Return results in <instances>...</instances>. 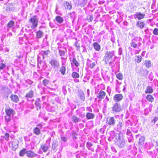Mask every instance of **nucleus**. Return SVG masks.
<instances>
[{"mask_svg":"<svg viewBox=\"0 0 158 158\" xmlns=\"http://www.w3.org/2000/svg\"><path fill=\"white\" fill-rule=\"evenodd\" d=\"M114 138L116 140V144L120 148H123L126 144V141L123 138V135L119 132L116 133L114 135Z\"/></svg>","mask_w":158,"mask_h":158,"instance_id":"f257e3e1","label":"nucleus"},{"mask_svg":"<svg viewBox=\"0 0 158 158\" xmlns=\"http://www.w3.org/2000/svg\"><path fill=\"white\" fill-rule=\"evenodd\" d=\"M115 56L114 51H106L104 57L105 61L106 63H111L113 61L112 57Z\"/></svg>","mask_w":158,"mask_h":158,"instance_id":"f03ea898","label":"nucleus"},{"mask_svg":"<svg viewBox=\"0 0 158 158\" xmlns=\"http://www.w3.org/2000/svg\"><path fill=\"white\" fill-rule=\"evenodd\" d=\"M29 21L32 24L31 27L32 29H34L37 26L38 21L37 16H32L30 19Z\"/></svg>","mask_w":158,"mask_h":158,"instance_id":"7ed1b4c3","label":"nucleus"},{"mask_svg":"<svg viewBox=\"0 0 158 158\" xmlns=\"http://www.w3.org/2000/svg\"><path fill=\"white\" fill-rule=\"evenodd\" d=\"M49 63L51 64V67L54 69L58 68L60 66L59 61L55 58L51 59L50 60Z\"/></svg>","mask_w":158,"mask_h":158,"instance_id":"20e7f679","label":"nucleus"},{"mask_svg":"<svg viewBox=\"0 0 158 158\" xmlns=\"http://www.w3.org/2000/svg\"><path fill=\"white\" fill-rule=\"evenodd\" d=\"M106 123L107 125L113 126L115 124V120L113 117H108L106 118Z\"/></svg>","mask_w":158,"mask_h":158,"instance_id":"39448f33","label":"nucleus"},{"mask_svg":"<svg viewBox=\"0 0 158 158\" xmlns=\"http://www.w3.org/2000/svg\"><path fill=\"white\" fill-rule=\"evenodd\" d=\"M122 110V107L119 103H115L112 107V110L114 112H119Z\"/></svg>","mask_w":158,"mask_h":158,"instance_id":"423d86ee","label":"nucleus"},{"mask_svg":"<svg viewBox=\"0 0 158 158\" xmlns=\"http://www.w3.org/2000/svg\"><path fill=\"white\" fill-rule=\"evenodd\" d=\"M145 15V14H142L139 12H137L134 15V18L135 19L137 18L139 20H140L143 19Z\"/></svg>","mask_w":158,"mask_h":158,"instance_id":"0eeeda50","label":"nucleus"},{"mask_svg":"<svg viewBox=\"0 0 158 158\" xmlns=\"http://www.w3.org/2000/svg\"><path fill=\"white\" fill-rule=\"evenodd\" d=\"M18 141L15 139L13 140L12 142V148L13 150H15L18 147Z\"/></svg>","mask_w":158,"mask_h":158,"instance_id":"6e6552de","label":"nucleus"},{"mask_svg":"<svg viewBox=\"0 0 158 158\" xmlns=\"http://www.w3.org/2000/svg\"><path fill=\"white\" fill-rule=\"evenodd\" d=\"M106 95V93L102 90H101L97 94V97L98 98L101 99H103L104 98Z\"/></svg>","mask_w":158,"mask_h":158,"instance_id":"1a4fd4ad","label":"nucleus"},{"mask_svg":"<svg viewBox=\"0 0 158 158\" xmlns=\"http://www.w3.org/2000/svg\"><path fill=\"white\" fill-rule=\"evenodd\" d=\"M8 89L2 88L1 90V93L2 96L4 98H7L8 97Z\"/></svg>","mask_w":158,"mask_h":158,"instance_id":"9d476101","label":"nucleus"},{"mask_svg":"<svg viewBox=\"0 0 158 158\" xmlns=\"http://www.w3.org/2000/svg\"><path fill=\"white\" fill-rule=\"evenodd\" d=\"M123 98V95L121 94H115L114 97V100L117 102L121 101Z\"/></svg>","mask_w":158,"mask_h":158,"instance_id":"9b49d317","label":"nucleus"},{"mask_svg":"<svg viewBox=\"0 0 158 158\" xmlns=\"http://www.w3.org/2000/svg\"><path fill=\"white\" fill-rule=\"evenodd\" d=\"M26 155L29 157L32 158L37 156V154L31 150H27Z\"/></svg>","mask_w":158,"mask_h":158,"instance_id":"f8f14e48","label":"nucleus"},{"mask_svg":"<svg viewBox=\"0 0 158 158\" xmlns=\"http://www.w3.org/2000/svg\"><path fill=\"white\" fill-rule=\"evenodd\" d=\"M87 65L90 68H93L96 65L95 63L94 62H92L91 60L88 59V61L87 63Z\"/></svg>","mask_w":158,"mask_h":158,"instance_id":"ddd939ff","label":"nucleus"},{"mask_svg":"<svg viewBox=\"0 0 158 158\" xmlns=\"http://www.w3.org/2000/svg\"><path fill=\"white\" fill-rule=\"evenodd\" d=\"M43 85L45 86L48 89H50L49 86H50L51 84V82L49 80L45 79L42 81Z\"/></svg>","mask_w":158,"mask_h":158,"instance_id":"4468645a","label":"nucleus"},{"mask_svg":"<svg viewBox=\"0 0 158 158\" xmlns=\"http://www.w3.org/2000/svg\"><path fill=\"white\" fill-rule=\"evenodd\" d=\"M136 25L137 27L142 29L144 27L145 23L143 22L138 21L137 22Z\"/></svg>","mask_w":158,"mask_h":158,"instance_id":"2eb2a0df","label":"nucleus"},{"mask_svg":"<svg viewBox=\"0 0 158 158\" xmlns=\"http://www.w3.org/2000/svg\"><path fill=\"white\" fill-rule=\"evenodd\" d=\"M10 98L11 100L14 102H17L19 100L18 97L16 95H12L10 97Z\"/></svg>","mask_w":158,"mask_h":158,"instance_id":"dca6fc26","label":"nucleus"},{"mask_svg":"<svg viewBox=\"0 0 158 158\" xmlns=\"http://www.w3.org/2000/svg\"><path fill=\"white\" fill-rule=\"evenodd\" d=\"M78 95V97H79L81 101H84L85 100V96L84 93L82 91H79Z\"/></svg>","mask_w":158,"mask_h":158,"instance_id":"f3484780","label":"nucleus"},{"mask_svg":"<svg viewBox=\"0 0 158 158\" xmlns=\"http://www.w3.org/2000/svg\"><path fill=\"white\" fill-rule=\"evenodd\" d=\"M14 21L13 20H10L7 24V31H9V28L13 27L14 26Z\"/></svg>","mask_w":158,"mask_h":158,"instance_id":"a211bd4d","label":"nucleus"},{"mask_svg":"<svg viewBox=\"0 0 158 158\" xmlns=\"http://www.w3.org/2000/svg\"><path fill=\"white\" fill-rule=\"evenodd\" d=\"M14 110L10 108L7 109L6 110V113L7 115L11 116L14 114Z\"/></svg>","mask_w":158,"mask_h":158,"instance_id":"6ab92c4d","label":"nucleus"},{"mask_svg":"<svg viewBox=\"0 0 158 158\" xmlns=\"http://www.w3.org/2000/svg\"><path fill=\"white\" fill-rule=\"evenodd\" d=\"M33 91L32 90H30L26 94L25 97L27 98H31L33 97Z\"/></svg>","mask_w":158,"mask_h":158,"instance_id":"aec40b11","label":"nucleus"},{"mask_svg":"<svg viewBox=\"0 0 158 158\" xmlns=\"http://www.w3.org/2000/svg\"><path fill=\"white\" fill-rule=\"evenodd\" d=\"M93 47L96 51H99L101 49V47L100 45L97 42H94L93 44Z\"/></svg>","mask_w":158,"mask_h":158,"instance_id":"412c9836","label":"nucleus"},{"mask_svg":"<svg viewBox=\"0 0 158 158\" xmlns=\"http://www.w3.org/2000/svg\"><path fill=\"white\" fill-rule=\"evenodd\" d=\"M88 0H82L78 2V4L81 7L85 6L87 3Z\"/></svg>","mask_w":158,"mask_h":158,"instance_id":"4be33fe9","label":"nucleus"},{"mask_svg":"<svg viewBox=\"0 0 158 158\" xmlns=\"http://www.w3.org/2000/svg\"><path fill=\"white\" fill-rule=\"evenodd\" d=\"M40 99L38 98L36 99L35 103L37 110H38L39 109H40L41 108V104L40 103Z\"/></svg>","mask_w":158,"mask_h":158,"instance_id":"5701e85b","label":"nucleus"},{"mask_svg":"<svg viewBox=\"0 0 158 158\" xmlns=\"http://www.w3.org/2000/svg\"><path fill=\"white\" fill-rule=\"evenodd\" d=\"M56 21L58 23H61L64 21L63 18L60 16H56L55 18Z\"/></svg>","mask_w":158,"mask_h":158,"instance_id":"b1692460","label":"nucleus"},{"mask_svg":"<svg viewBox=\"0 0 158 158\" xmlns=\"http://www.w3.org/2000/svg\"><path fill=\"white\" fill-rule=\"evenodd\" d=\"M40 148L44 152H47L48 149V147L46 144L41 145Z\"/></svg>","mask_w":158,"mask_h":158,"instance_id":"393cba45","label":"nucleus"},{"mask_svg":"<svg viewBox=\"0 0 158 158\" xmlns=\"http://www.w3.org/2000/svg\"><path fill=\"white\" fill-rule=\"evenodd\" d=\"M86 117L88 119H93L95 117L94 114L90 113H87L86 115Z\"/></svg>","mask_w":158,"mask_h":158,"instance_id":"a878e982","label":"nucleus"},{"mask_svg":"<svg viewBox=\"0 0 158 158\" xmlns=\"http://www.w3.org/2000/svg\"><path fill=\"white\" fill-rule=\"evenodd\" d=\"M73 64H74L77 67H78L80 65L79 64L77 60L75 57L73 58L72 60V62L71 63V65H73Z\"/></svg>","mask_w":158,"mask_h":158,"instance_id":"bb28decb","label":"nucleus"},{"mask_svg":"<svg viewBox=\"0 0 158 158\" xmlns=\"http://www.w3.org/2000/svg\"><path fill=\"white\" fill-rule=\"evenodd\" d=\"M25 36L27 39H31L33 38L34 35L32 32L30 31L29 34L25 35Z\"/></svg>","mask_w":158,"mask_h":158,"instance_id":"cd10ccee","label":"nucleus"},{"mask_svg":"<svg viewBox=\"0 0 158 158\" xmlns=\"http://www.w3.org/2000/svg\"><path fill=\"white\" fill-rule=\"evenodd\" d=\"M64 4L66 9L70 10L72 9V5L69 2H66L65 3H64Z\"/></svg>","mask_w":158,"mask_h":158,"instance_id":"c85d7f7f","label":"nucleus"},{"mask_svg":"<svg viewBox=\"0 0 158 158\" xmlns=\"http://www.w3.org/2000/svg\"><path fill=\"white\" fill-rule=\"evenodd\" d=\"M123 125V123L122 121H119L118 124H117L116 127L118 131H120Z\"/></svg>","mask_w":158,"mask_h":158,"instance_id":"c756f323","label":"nucleus"},{"mask_svg":"<svg viewBox=\"0 0 158 158\" xmlns=\"http://www.w3.org/2000/svg\"><path fill=\"white\" fill-rule=\"evenodd\" d=\"M153 91L152 87L150 86H148L145 91V93H152Z\"/></svg>","mask_w":158,"mask_h":158,"instance_id":"7c9ffc66","label":"nucleus"},{"mask_svg":"<svg viewBox=\"0 0 158 158\" xmlns=\"http://www.w3.org/2000/svg\"><path fill=\"white\" fill-rule=\"evenodd\" d=\"M27 151L25 148H24L20 151L19 153V156H23L25 153H27Z\"/></svg>","mask_w":158,"mask_h":158,"instance_id":"2f4dec72","label":"nucleus"},{"mask_svg":"<svg viewBox=\"0 0 158 158\" xmlns=\"http://www.w3.org/2000/svg\"><path fill=\"white\" fill-rule=\"evenodd\" d=\"M147 100L150 102H152L153 101L154 98L151 95H148L146 97Z\"/></svg>","mask_w":158,"mask_h":158,"instance_id":"473e14b6","label":"nucleus"},{"mask_svg":"<svg viewBox=\"0 0 158 158\" xmlns=\"http://www.w3.org/2000/svg\"><path fill=\"white\" fill-rule=\"evenodd\" d=\"M58 146V142L56 141H54L52 143V148L54 150L56 149Z\"/></svg>","mask_w":158,"mask_h":158,"instance_id":"72a5a7b5","label":"nucleus"},{"mask_svg":"<svg viewBox=\"0 0 158 158\" xmlns=\"http://www.w3.org/2000/svg\"><path fill=\"white\" fill-rule=\"evenodd\" d=\"M144 65H145L146 67L149 68L151 66V63L150 60H145V61Z\"/></svg>","mask_w":158,"mask_h":158,"instance_id":"f704fd0d","label":"nucleus"},{"mask_svg":"<svg viewBox=\"0 0 158 158\" xmlns=\"http://www.w3.org/2000/svg\"><path fill=\"white\" fill-rule=\"evenodd\" d=\"M36 33L37 37L38 38L41 37L43 35V33L41 31H38Z\"/></svg>","mask_w":158,"mask_h":158,"instance_id":"c9c22d12","label":"nucleus"},{"mask_svg":"<svg viewBox=\"0 0 158 158\" xmlns=\"http://www.w3.org/2000/svg\"><path fill=\"white\" fill-rule=\"evenodd\" d=\"M33 131L34 134L37 135H39L40 133V130L38 127H36L33 129Z\"/></svg>","mask_w":158,"mask_h":158,"instance_id":"e433bc0d","label":"nucleus"},{"mask_svg":"<svg viewBox=\"0 0 158 158\" xmlns=\"http://www.w3.org/2000/svg\"><path fill=\"white\" fill-rule=\"evenodd\" d=\"M116 77L117 78L120 80H122L123 79V74L121 73H118L116 75Z\"/></svg>","mask_w":158,"mask_h":158,"instance_id":"4c0bfd02","label":"nucleus"},{"mask_svg":"<svg viewBox=\"0 0 158 158\" xmlns=\"http://www.w3.org/2000/svg\"><path fill=\"white\" fill-rule=\"evenodd\" d=\"M68 16L69 17H70L71 19H73V21L75 17V13L74 12H70L68 14Z\"/></svg>","mask_w":158,"mask_h":158,"instance_id":"58836bf2","label":"nucleus"},{"mask_svg":"<svg viewBox=\"0 0 158 158\" xmlns=\"http://www.w3.org/2000/svg\"><path fill=\"white\" fill-rule=\"evenodd\" d=\"M50 53V51L48 50H47L42 52L41 53L42 54L43 58H44L45 56H47Z\"/></svg>","mask_w":158,"mask_h":158,"instance_id":"ea45409f","label":"nucleus"},{"mask_svg":"<svg viewBox=\"0 0 158 158\" xmlns=\"http://www.w3.org/2000/svg\"><path fill=\"white\" fill-rule=\"evenodd\" d=\"M140 71L141 72H143V73H142L141 75L143 76H146L148 73V71L146 69L143 70L142 69Z\"/></svg>","mask_w":158,"mask_h":158,"instance_id":"a19ab883","label":"nucleus"},{"mask_svg":"<svg viewBox=\"0 0 158 158\" xmlns=\"http://www.w3.org/2000/svg\"><path fill=\"white\" fill-rule=\"evenodd\" d=\"M142 59V58L141 56H136L135 60L138 63H139L141 61Z\"/></svg>","mask_w":158,"mask_h":158,"instance_id":"79ce46f5","label":"nucleus"},{"mask_svg":"<svg viewBox=\"0 0 158 158\" xmlns=\"http://www.w3.org/2000/svg\"><path fill=\"white\" fill-rule=\"evenodd\" d=\"M72 121L74 123H77L78 121H80L79 118L76 116H73L72 117Z\"/></svg>","mask_w":158,"mask_h":158,"instance_id":"37998d69","label":"nucleus"},{"mask_svg":"<svg viewBox=\"0 0 158 158\" xmlns=\"http://www.w3.org/2000/svg\"><path fill=\"white\" fill-rule=\"evenodd\" d=\"M65 67L64 66H62L61 67L60 71L62 75H64L65 74Z\"/></svg>","mask_w":158,"mask_h":158,"instance_id":"c03bdc74","label":"nucleus"},{"mask_svg":"<svg viewBox=\"0 0 158 158\" xmlns=\"http://www.w3.org/2000/svg\"><path fill=\"white\" fill-rule=\"evenodd\" d=\"M145 139L144 137L141 136L139 139V143L142 144L143 143Z\"/></svg>","mask_w":158,"mask_h":158,"instance_id":"a18cd8bd","label":"nucleus"},{"mask_svg":"<svg viewBox=\"0 0 158 158\" xmlns=\"http://www.w3.org/2000/svg\"><path fill=\"white\" fill-rule=\"evenodd\" d=\"M72 77L74 78H77L79 77V75L77 72H73L72 74Z\"/></svg>","mask_w":158,"mask_h":158,"instance_id":"49530a36","label":"nucleus"},{"mask_svg":"<svg viewBox=\"0 0 158 158\" xmlns=\"http://www.w3.org/2000/svg\"><path fill=\"white\" fill-rule=\"evenodd\" d=\"M158 118L157 117H155L152 120L151 122V124L152 125H154L156 122L158 120Z\"/></svg>","mask_w":158,"mask_h":158,"instance_id":"de8ad7c7","label":"nucleus"},{"mask_svg":"<svg viewBox=\"0 0 158 158\" xmlns=\"http://www.w3.org/2000/svg\"><path fill=\"white\" fill-rule=\"evenodd\" d=\"M59 52L60 56H64L65 52L64 51H63L60 49H59Z\"/></svg>","mask_w":158,"mask_h":158,"instance_id":"09e8293b","label":"nucleus"},{"mask_svg":"<svg viewBox=\"0 0 158 158\" xmlns=\"http://www.w3.org/2000/svg\"><path fill=\"white\" fill-rule=\"evenodd\" d=\"M87 147L90 150L93 151V150L90 148L92 146V144L90 142H87L86 144Z\"/></svg>","mask_w":158,"mask_h":158,"instance_id":"8fccbe9b","label":"nucleus"},{"mask_svg":"<svg viewBox=\"0 0 158 158\" xmlns=\"http://www.w3.org/2000/svg\"><path fill=\"white\" fill-rule=\"evenodd\" d=\"M153 33L155 35H158V29L157 28H155L153 31Z\"/></svg>","mask_w":158,"mask_h":158,"instance_id":"3c124183","label":"nucleus"},{"mask_svg":"<svg viewBox=\"0 0 158 158\" xmlns=\"http://www.w3.org/2000/svg\"><path fill=\"white\" fill-rule=\"evenodd\" d=\"M6 65L3 63H0V69H3L6 67Z\"/></svg>","mask_w":158,"mask_h":158,"instance_id":"603ef678","label":"nucleus"},{"mask_svg":"<svg viewBox=\"0 0 158 158\" xmlns=\"http://www.w3.org/2000/svg\"><path fill=\"white\" fill-rule=\"evenodd\" d=\"M131 46L133 47L134 48H135L137 47V45L135 42H133L131 44Z\"/></svg>","mask_w":158,"mask_h":158,"instance_id":"864d4df0","label":"nucleus"},{"mask_svg":"<svg viewBox=\"0 0 158 158\" xmlns=\"http://www.w3.org/2000/svg\"><path fill=\"white\" fill-rule=\"evenodd\" d=\"M104 102H105L107 103L108 102L110 101V99L107 96H106L105 98V99L104 100Z\"/></svg>","mask_w":158,"mask_h":158,"instance_id":"5fc2aeb1","label":"nucleus"},{"mask_svg":"<svg viewBox=\"0 0 158 158\" xmlns=\"http://www.w3.org/2000/svg\"><path fill=\"white\" fill-rule=\"evenodd\" d=\"M126 134L129 136L132 135V134L131 131L128 129H127Z\"/></svg>","mask_w":158,"mask_h":158,"instance_id":"6e6d98bb","label":"nucleus"},{"mask_svg":"<svg viewBox=\"0 0 158 158\" xmlns=\"http://www.w3.org/2000/svg\"><path fill=\"white\" fill-rule=\"evenodd\" d=\"M133 139V137L132 135L129 136V137L128 138V141L129 142H130Z\"/></svg>","mask_w":158,"mask_h":158,"instance_id":"4d7b16f0","label":"nucleus"},{"mask_svg":"<svg viewBox=\"0 0 158 158\" xmlns=\"http://www.w3.org/2000/svg\"><path fill=\"white\" fill-rule=\"evenodd\" d=\"M10 116L7 115L6 117V120L7 122L9 121L10 120Z\"/></svg>","mask_w":158,"mask_h":158,"instance_id":"13d9d810","label":"nucleus"},{"mask_svg":"<svg viewBox=\"0 0 158 158\" xmlns=\"http://www.w3.org/2000/svg\"><path fill=\"white\" fill-rule=\"evenodd\" d=\"M61 140L64 142L66 141L67 139V138L66 137H61Z\"/></svg>","mask_w":158,"mask_h":158,"instance_id":"bf43d9fd","label":"nucleus"},{"mask_svg":"<svg viewBox=\"0 0 158 158\" xmlns=\"http://www.w3.org/2000/svg\"><path fill=\"white\" fill-rule=\"evenodd\" d=\"M118 54L119 55H120L122 54V48H120L118 49Z\"/></svg>","mask_w":158,"mask_h":158,"instance_id":"052dcab7","label":"nucleus"},{"mask_svg":"<svg viewBox=\"0 0 158 158\" xmlns=\"http://www.w3.org/2000/svg\"><path fill=\"white\" fill-rule=\"evenodd\" d=\"M9 137V135L8 134H5V139L7 140L8 139Z\"/></svg>","mask_w":158,"mask_h":158,"instance_id":"680f3d73","label":"nucleus"},{"mask_svg":"<svg viewBox=\"0 0 158 158\" xmlns=\"http://www.w3.org/2000/svg\"><path fill=\"white\" fill-rule=\"evenodd\" d=\"M41 63V60H40L39 58L38 59V66L39 67V64H40Z\"/></svg>","mask_w":158,"mask_h":158,"instance_id":"e2e57ef3","label":"nucleus"},{"mask_svg":"<svg viewBox=\"0 0 158 158\" xmlns=\"http://www.w3.org/2000/svg\"><path fill=\"white\" fill-rule=\"evenodd\" d=\"M105 131V130L102 128H101L100 130V132L102 134H104Z\"/></svg>","mask_w":158,"mask_h":158,"instance_id":"0e129e2a","label":"nucleus"},{"mask_svg":"<svg viewBox=\"0 0 158 158\" xmlns=\"http://www.w3.org/2000/svg\"><path fill=\"white\" fill-rule=\"evenodd\" d=\"M72 136H75L77 135V134L75 131H73L72 134Z\"/></svg>","mask_w":158,"mask_h":158,"instance_id":"69168bd1","label":"nucleus"},{"mask_svg":"<svg viewBox=\"0 0 158 158\" xmlns=\"http://www.w3.org/2000/svg\"><path fill=\"white\" fill-rule=\"evenodd\" d=\"M93 19V17L92 16H90L89 17V21L90 22H91Z\"/></svg>","mask_w":158,"mask_h":158,"instance_id":"338daca9","label":"nucleus"},{"mask_svg":"<svg viewBox=\"0 0 158 158\" xmlns=\"http://www.w3.org/2000/svg\"><path fill=\"white\" fill-rule=\"evenodd\" d=\"M37 126L40 127V128H41L42 127L43 125L42 124L40 123L37 125Z\"/></svg>","mask_w":158,"mask_h":158,"instance_id":"774afa93","label":"nucleus"}]
</instances>
